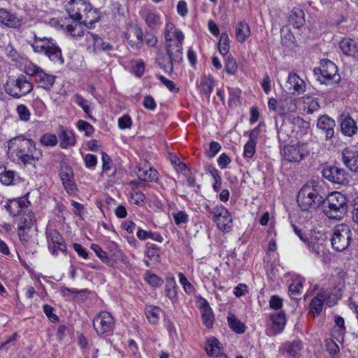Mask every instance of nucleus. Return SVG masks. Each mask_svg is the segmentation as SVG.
Returning <instances> with one entry per match:
<instances>
[{"label":"nucleus","mask_w":358,"mask_h":358,"mask_svg":"<svg viewBox=\"0 0 358 358\" xmlns=\"http://www.w3.org/2000/svg\"><path fill=\"white\" fill-rule=\"evenodd\" d=\"M292 229L294 231V233L296 234V235H297V236L303 242V243H307L308 244V248L310 249V250L313 252H317V250H316V248H315V246L313 245V241H311L310 242L308 241V234L303 233L301 230V229H300L299 227H297L296 225L295 224H292Z\"/></svg>","instance_id":"39"},{"label":"nucleus","mask_w":358,"mask_h":358,"mask_svg":"<svg viewBox=\"0 0 358 358\" xmlns=\"http://www.w3.org/2000/svg\"><path fill=\"white\" fill-rule=\"evenodd\" d=\"M66 9L71 19L88 28H92L100 18L98 10L84 0H71Z\"/></svg>","instance_id":"1"},{"label":"nucleus","mask_w":358,"mask_h":358,"mask_svg":"<svg viewBox=\"0 0 358 358\" xmlns=\"http://www.w3.org/2000/svg\"><path fill=\"white\" fill-rule=\"evenodd\" d=\"M161 310L156 306H148L145 308V314L148 321L152 324H156L159 318Z\"/></svg>","instance_id":"40"},{"label":"nucleus","mask_w":358,"mask_h":358,"mask_svg":"<svg viewBox=\"0 0 358 358\" xmlns=\"http://www.w3.org/2000/svg\"><path fill=\"white\" fill-rule=\"evenodd\" d=\"M207 210L213 216L214 221L220 229L223 231H229L231 229L232 217L228 210L222 206L210 208L206 207Z\"/></svg>","instance_id":"9"},{"label":"nucleus","mask_w":358,"mask_h":358,"mask_svg":"<svg viewBox=\"0 0 358 358\" xmlns=\"http://www.w3.org/2000/svg\"><path fill=\"white\" fill-rule=\"evenodd\" d=\"M286 87L288 90H292L300 94L305 91L306 84L297 74L289 73L287 80Z\"/></svg>","instance_id":"22"},{"label":"nucleus","mask_w":358,"mask_h":358,"mask_svg":"<svg viewBox=\"0 0 358 358\" xmlns=\"http://www.w3.org/2000/svg\"><path fill=\"white\" fill-rule=\"evenodd\" d=\"M179 277V281L183 286V288L185 291V292L188 294H192L195 292V288L194 286L188 281L187 278L185 277V275L182 273H179L178 274Z\"/></svg>","instance_id":"51"},{"label":"nucleus","mask_w":358,"mask_h":358,"mask_svg":"<svg viewBox=\"0 0 358 358\" xmlns=\"http://www.w3.org/2000/svg\"><path fill=\"white\" fill-rule=\"evenodd\" d=\"M301 350V342L300 341H294L291 343L287 348V352L289 355L296 358Z\"/></svg>","instance_id":"52"},{"label":"nucleus","mask_w":358,"mask_h":358,"mask_svg":"<svg viewBox=\"0 0 358 358\" xmlns=\"http://www.w3.org/2000/svg\"><path fill=\"white\" fill-rule=\"evenodd\" d=\"M0 23L8 27H16L18 24L16 17L3 8H0Z\"/></svg>","instance_id":"32"},{"label":"nucleus","mask_w":358,"mask_h":358,"mask_svg":"<svg viewBox=\"0 0 358 358\" xmlns=\"http://www.w3.org/2000/svg\"><path fill=\"white\" fill-rule=\"evenodd\" d=\"M39 141L44 146H55L57 144L58 140L55 134H45L41 136Z\"/></svg>","instance_id":"43"},{"label":"nucleus","mask_w":358,"mask_h":358,"mask_svg":"<svg viewBox=\"0 0 358 358\" xmlns=\"http://www.w3.org/2000/svg\"><path fill=\"white\" fill-rule=\"evenodd\" d=\"M281 42L286 47H292L294 43V36L288 27H282L280 30Z\"/></svg>","instance_id":"36"},{"label":"nucleus","mask_w":358,"mask_h":358,"mask_svg":"<svg viewBox=\"0 0 358 358\" xmlns=\"http://www.w3.org/2000/svg\"><path fill=\"white\" fill-rule=\"evenodd\" d=\"M246 23L244 21L239 22L235 27V34L236 39L241 43H243L246 37L244 31Z\"/></svg>","instance_id":"45"},{"label":"nucleus","mask_w":358,"mask_h":358,"mask_svg":"<svg viewBox=\"0 0 358 358\" xmlns=\"http://www.w3.org/2000/svg\"><path fill=\"white\" fill-rule=\"evenodd\" d=\"M271 327L268 329L269 335H276L280 333L284 329L286 320L284 311L271 315Z\"/></svg>","instance_id":"19"},{"label":"nucleus","mask_w":358,"mask_h":358,"mask_svg":"<svg viewBox=\"0 0 358 358\" xmlns=\"http://www.w3.org/2000/svg\"><path fill=\"white\" fill-rule=\"evenodd\" d=\"M308 152L304 145H288L283 149L284 159L289 162H299Z\"/></svg>","instance_id":"13"},{"label":"nucleus","mask_w":358,"mask_h":358,"mask_svg":"<svg viewBox=\"0 0 358 358\" xmlns=\"http://www.w3.org/2000/svg\"><path fill=\"white\" fill-rule=\"evenodd\" d=\"M315 75L320 74L318 80L324 84H336L341 81V76L338 73L336 65L329 59H322L320 68L314 69Z\"/></svg>","instance_id":"7"},{"label":"nucleus","mask_w":358,"mask_h":358,"mask_svg":"<svg viewBox=\"0 0 358 358\" xmlns=\"http://www.w3.org/2000/svg\"><path fill=\"white\" fill-rule=\"evenodd\" d=\"M29 44L35 52H43L51 61L61 64L64 63L62 50L52 38L38 37L34 34V41Z\"/></svg>","instance_id":"5"},{"label":"nucleus","mask_w":358,"mask_h":358,"mask_svg":"<svg viewBox=\"0 0 358 358\" xmlns=\"http://www.w3.org/2000/svg\"><path fill=\"white\" fill-rule=\"evenodd\" d=\"M145 280L149 285L153 287H160L164 282V280L161 278L155 273L149 272L145 274Z\"/></svg>","instance_id":"48"},{"label":"nucleus","mask_w":358,"mask_h":358,"mask_svg":"<svg viewBox=\"0 0 358 358\" xmlns=\"http://www.w3.org/2000/svg\"><path fill=\"white\" fill-rule=\"evenodd\" d=\"M113 316L106 311L101 312L93 320V327L98 334H103L110 331L113 329Z\"/></svg>","instance_id":"11"},{"label":"nucleus","mask_w":358,"mask_h":358,"mask_svg":"<svg viewBox=\"0 0 358 358\" xmlns=\"http://www.w3.org/2000/svg\"><path fill=\"white\" fill-rule=\"evenodd\" d=\"M138 176L141 180L148 181L150 180L151 182L157 180V171L149 167L148 169L139 168L138 170Z\"/></svg>","instance_id":"33"},{"label":"nucleus","mask_w":358,"mask_h":358,"mask_svg":"<svg viewBox=\"0 0 358 358\" xmlns=\"http://www.w3.org/2000/svg\"><path fill=\"white\" fill-rule=\"evenodd\" d=\"M102 169L103 171L108 172L112 170L109 176H113L115 173V169H113V163L110 157L104 152H102Z\"/></svg>","instance_id":"41"},{"label":"nucleus","mask_w":358,"mask_h":358,"mask_svg":"<svg viewBox=\"0 0 358 358\" xmlns=\"http://www.w3.org/2000/svg\"><path fill=\"white\" fill-rule=\"evenodd\" d=\"M145 22L148 27L153 29L160 24V19L156 14L150 13L146 15Z\"/></svg>","instance_id":"55"},{"label":"nucleus","mask_w":358,"mask_h":358,"mask_svg":"<svg viewBox=\"0 0 358 358\" xmlns=\"http://www.w3.org/2000/svg\"><path fill=\"white\" fill-rule=\"evenodd\" d=\"M36 82L39 84V86L44 89H50L55 83V76L49 75L43 72L38 73Z\"/></svg>","instance_id":"34"},{"label":"nucleus","mask_w":358,"mask_h":358,"mask_svg":"<svg viewBox=\"0 0 358 358\" xmlns=\"http://www.w3.org/2000/svg\"><path fill=\"white\" fill-rule=\"evenodd\" d=\"M132 124L131 119L129 115H124L118 120V126L121 129H129Z\"/></svg>","instance_id":"57"},{"label":"nucleus","mask_w":358,"mask_h":358,"mask_svg":"<svg viewBox=\"0 0 358 358\" xmlns=\"http://www.w3.org/2000/svg\"><path fill=\"white\" fill-rule=\"evenodd\" d=\"M341 129L345 136H352L357 131L355 120L350 116H346L341 122Z\"/></svg>","instance_id":"24"},{"label":"nucleus","mask_w":358,"mask_h":358,"mask_svg":"<svg viewBox=\"0 0 358 358\" xmlns=\"http://www.w3.org/2000/svg\"><path fill=\"white\" fill-rule=\"evenodd\" d=\"M238 66L235 59L233 58H228L225 64L224 69L227 73L233 74L237 70Z\"/></svg>","instance_id":"60"},{"label":"nucleus","mask_w":358,"mask_h":358,"mask_svg":"<svg viewBox=\"0 0 358 358\" xmlns=\"http://www.w3.org/2000/svg\"><path fill=\"white\" fill-rule=\"evenodd\" d=\"M344 288V283L339 282L331 289V292L329 294H327V297L325 300L326 303L328 306L332 307L337 303L338 301L341 299L343 294Z\"/></svg>","instance_id":"23"},{"label":"nucleus","mask_w":358,"mask_h":358,"mask_svg":"<svg viewBox=\"0 0 358 358\" xmlns=\"http://www.w3.org/2000/svg\"><path fill=\"white\" fill-rule=\"evenodd\" d=\"M321 208L329 218L340 220L348 212V199L338 192H334L327 196L324 195Z\"/></svg>","instance_id":"3"},{"label":"nucleus","mask_w":358,"mask_h":358,"mask_svg":"<svg viewBox=\"0 0 358 358\" xmlns=\"http://www.w3.org/2000/svg\"><path fill=\"white\" fill-rule=\"evenodd\" d=\"M220 149L221 145L217 142L212 141L209 145V150L207 151L206 155L210 158H212L219 152Z\"/></svg>","instance_id":"63"},{"label":"nucleus","mask_w":358,"mask_h":358,"mask_svg":"<svg viewBox=\"0 0 358 358\" xmlns=\"http://www.w3.org/2000/svg\"><path fill=\"white\" fill-rule=\"evenodd\" d=\"M30 202L26 196L10 200L5 206L13 217L21 216L28 210Z\"/></svg>","instance_id":"14"},{"label":"nucleus","mask_w":358,"mask_h":358,"mask_svg":"<svg viewBox=\"0 0 358 358\" xmlns=\"http://www.w3.org/2000/svg\"><path fill=\"white\" fill-rule=\"evenodd\" d=\"M14 178V172L11 171H6L4 170L2 173H0V181L1 183L6 185L12 184Z\"/></svg>","instance_id":"56"},{"label":"nucleus","mask_w":358,"mask_h":358,"mask_svg":"<svg viewBox=\"0 0 358 358\" xmlns=\"http://www.w3.org/2000/svg\"><path fill=\"white\" fill-rule=\"evenodd\" d=\"M339 46L344 55L358 60V41L345 38L340 41Z\"/></svg>","instance_id":"20"},{"label":"nucleus","mask_w":358,"mask_h":358,"mask_svg":"<svg viewBox=\"0 0 358 358\" xmlns=\"http://www.w3.org/2000/svg\"><path fill=\"white\" fill-rule=\"evenodd\" d=\"M48 238L50 240L49 247L53 255H57L59 251L64 253L66 252V243L58 231H50L48 234Z\"/></svg>","instance_id":"15"},{"label":"nucleus","mask_w":358,"mask_h":358,"mask_svg":"<svg viewBox=\"0 0 358 358\" xmlns=\"http://www.w3.org/2000/svg\"><path fill=\"white\" fill-rule=\"evenodd\" d=\"M76 103L80 106L85 113L87 115L88 117L90 119H94L93 117L90 115V108L87 104V101L81 95L79 94H76L74 95Z\"/></svg>","instance_id":"49"},{"label":"nucleus","mask_w":358,"mask_h":358,"mask_svg":"<svg viewBox=\"0 0 358 358\" xmlns=\"http://www.w3.org/2000/svg\"><path fill=\"white\" fill-rule=\"evenodd\" d=\"M229 326L232 331L237 334H243L245 331V326L232 313H229L227 316Z\"/></svg>","instance_id":"35"},{"label":"nucleus","mask_w":358,"mask_h":358,"mask_svg":"<svg viewBox=\"0 0 358 358\" xmlns=\"http://www.w3.org/2000/svg\"><path fill=\"white\" fill-rule=\"evenodd\" d=\"M335 126V121L328 115H322L318 118L317 127L325 132L326 140H330L334 137Z\"/></svg>","instance_id":"17"},{"label":"nucleus","mask_w":358,"mask_h":358,"mask_svg":"<svg viewBox=\"0 0 358 358\" xmlns=\"http://www.w3.org/2000/svg\"><path fill=\"white\" fill-rule=\"evenodd\" d=\"M173 217L176 224L178 226L181 224H186L189 221L188 215L183 210L173 213Z\"/></svg>","instance_id":"53"},{"label":"nucleus","mask_w":358,"mask_h":358,"mask_svg":"<svg viewBox=\"0 0 358 358\" xmlns=\"http://www.w3.org/2000/svg\"><path fill=\"white\" fill-rule=\"evenodd\" d=\"M113 50V45L108 43H105L103 39L97 36L95 43L93 47V51L96 52L97 51H108Z\"/></svg>","instance_id":"44"},{"label":"nucleus","mask_w":358,"mask_h":358,"mask_svg":"<svg viewBox=\"0 0 358 358\" xmlns=\"http://www.w3.org/2000/svg\"><path fill=\"white\" fill-rule=\"evenodd\" d=\"M326 348L331 355H335L339 352V347L338 344L331 339L327 341Z\"/></svg>","instance_id":"62"},{"label":"nucleus","mask_w":358,"mask_h":358,"mask_svg":"<svg viewBox=\"0 0 358 358\" xmlns=\"http://www.w3.org/2000/svg\"><path fill=\"white\" fill-rule=\"evenodd\" d=\"M322 176L329 181L338 185H345L350 179V174L343 169L336 166H329L322 170Z\"/></svg>","instance_id":"10"},{"label":"nucleus","mask_w":358,"mask_h":358,"mask_svg":"<svg viewBox=\"0 0 358 358\" xmlns=\"http://www.w3.org/2000/svg\"><path fill=\"white\" fill-rule=\"evenodd\" d=\"M326 297L327 294L324 292L318 293L316 296L311 300L310 303V310L312 313L319 315L322 310L324 301H325Z\"/></svg>","instance_id":"30"},{"label":"nucleus","mask_w":358,"mask_h":358,"mask_svg":"<svg viewBox=\"0 0 358 358\" xmlns=\"http://www.w3.org/2000/svg\"><path fill=\"white\" fill-rule=\"evenodd\" d=\"M60 129L61 131L59 134L60 146L62 148H66L69 146L74 145L76 141L73 133L70 130L65 129L63 127H61Z\"/></svg>","instance_id":"25"},{"label":"nucleus","mask_w":358,"mask_h":358,"mask_svg":"<svg viewBox=\"0 0 358 358\" xmlns=\"http://www.w3.org/2000/svg\"><path fill=\"white\" fill-rule=\"evenodd\" d=\"M303 287L301 280L294 281L289 287V292L292 296H296L300 294V289Z\"/></svg>","instance_id":"58"},{"label":"nucleus","mask_w":358,"mask_h":358,"mask_svg":"<svg viewBox=\"0 0 358 358\" xmlns=\"http://www.w3.org/2000/svg\"><path fill=\"white\" fill-rule=\"evenodd\" d=\"M176 29L173 23L169 22L166 24L164 36L166 43L173 42V38L174 37V32Z\"/></svg>","instance_id":"54"},{"label":"nucleus","mask_w":358,"mask_h":358,"mask_svg":"<svg viewBox=\"0 0 358 358\" xmlns=\"http://www.w3.org/2000/svg\"><path fill=\"white\" fill-rule=\"evenodd\" d=\"M90 248L103 263L108 264L110 262V259L106 252L103 251L99 245L93 243L91 245Z\"/></svg>","instance_id":"47"},{"label":"nucleus","mask_w":358,"mask_h":358,"mask_svg":"<svg viewBox=\"0 0 358 358\" xmlns=\"http://www.w3.org/2000/svg\"><path fill=\"white\" fill-rule=\"evenodd\" d=\"M201 317L203 322L208 328L213 327L214 315L211 308L202 310Z\"/></svg>","instance_id":"46"},{"label":"nucleus","mask_w":358,"mask_h":358,"mask_svg":"<svg viewBox=\"0 0 358 358\" xmlns=\"http://www.w3.org/2000/svg\"><path fill=\"white\" fill-rule=\"evenodd\" d=\"M289 22L295 28H300L305 23L304 13L300 8H294L289 17Z\"/></svg>","instance_id":"27"},{"label":"nucleus","mask_w":358,"mask_h":358,"mask_svg":"<svg viewBox=\"0 0 358 358\" xmlns=\"http://www.w3.org/2000/svg\"><path fill=\"white\" fill-rule=\"evenodd\" d=\"M261 125L262 124H259L258 127L252 130L250 134V140L248 141V158L252 157L255 153V147L260 134Z\"/></svg>","instance_id":"31"},{"label":"nucleus","mask_w":358,"mask_h":358,"mask_svg":"<svg viewBox=\"0 0 358 358\" xmlns=\"http://www.w3.org/2000/svg\"><path fill=\"white\" fill-rule=\"evenodd\" d=\"M59 176L62 181V184L67 191H74L76 189V185L73 178V172L68 165L61 167L59 171Z\"/></svg>","instance_id":"21"},{"label":"nucleus","mask_w":358,"mask_h":358,"mask_svg":"<svg viewBox=\"0 0 358 358\" xmlns=\"http://www.w3.org/2000/svg\"><path fill=\"white\" fill-rule=\"evenodd\" d=\"M344 164L352 171L358 172V152L350 148H345L342 152Z\"/></svg>","instance_id":"18"},{"label":"nucleus","mask_w":358,"mask_h":358,"mask_svg":"<svg viewBox=\"0 0 358 358\" xmlns=\"http://www.w3.org/2000/svg\"><path fill=\"white\" fill-rule=\"evenodd\" d=\"M158 250V248L155 245H152L148 247L145 253L147 257L152 260L159 257Z\"/></svg>","instance_id":"64"},{"label":"nucleus","mask_w":358,"mask_h":358,"mask_svg":"<svg viewBox=\"0 0 358 358\" xmlns=\"http://www.w3.org/2000/svg\"><path fill=\"white\" fill-rule=\"evenodd\" d=\"M4 88L8 94L15 99H19L31 92L33 90V85L24 75H20L15 80L7 81Z\"/></svg>","instance_id":"8"},{"label":"nucleus","mask_w":358,"mask_h":358,"mask_svg":"<svg viewBox=\"0 0 358 358\" xmlns=\"http://www.w3.org/2000/svg\"><path fill=\"white\" fill-rule=\"evenodd\" d=\"M213 87L214 81L211 78L206 77V76L201 78V87L203 94L206 95L207 97H210L213 92Z\"/></svg>","instance_id":"38"},{"label":"nucleus","mask_w":358,"mask_h":358,"mask_svg":"<svg viewBox=\"0 0 358 358\" xmlns=\"http://www.w3.org/2000/svg\"><path fill=\"white\" fill-rule=\"evenodd\" d=\"M296 99L292 97H288L284 101H280L279 103L280 115H285L289 112H294L296 110Z\"/></svg>","instance_id":"29"},{"label":"nucleus","mask_w":358,"mask_h":358,"mask_svg":"<svg viewBox=\"0 0 358 358\" xmlns=\"http://www.w3.org/2000/svg\"><path fill=\"white\" fill-rule=\"evenodd\" d=\"M174 38L176 41L166 43V52L168 55V64L166 66L164 62H161L162 59H157L158 64L161 69L165 72L171 73L173 70V64H180L182 62L183 53H182V41L185 38V36L181 30H176L174 32Z\"/></svg>","instance_id":"4"},{"label":"nucleus","mask_w":358,"mask_h":358,"mask_svg":"<svg viewBox=\"0 0 358 358\" xmlns=\"http://www.w3.org/2000/svg\"><path fill=\"white\" fill-rule=\"evenodd\" d=\"M17 112L21 120L27 121L29 120L30 113L24 105H20L17 107Z\"/></svg>","instance_id":"59"},{"label":"nucleus","mask_w":358,"mask_h":358,"mask_svg":"<svg viewBox=\"0 0 358 358\" xmlns=\"http://www.w3.org/2000/svg\"><path fill=\"white\" fill-rule=\"evenodd\" d=\"M158 79L164 84L171 92H179V89L176 87L175 83L163 76H159Z\"/></svg>","instance_id":"61"},{"label":"nucleus","mask_w":358,"mask_h":358,"mask_svg":"<svg viewBox=\"0 0 358 358\" xmlns=\"http://www.w3.org/2000/svg\"><path fill=\"white\" fill-rule=\"evenodd\" d=\"M20 217V218L17 224V229L31 230L36 223V220L34 219L33 213L29 210L28 213L26 212Z\"/></svg>","instance_id":"28"},{"label":"nucleus","mask_w":358,"mask_h":358,"mask_svg":"<svg viewBox=\"0 0 358 358\" xmlns=\"http://www.w3.org/2000/svg\"><path fill=\"white\" fill-rule=\"evenodd\" d=\"M352 236V231L349 225L345 224L336 225L331 238L332 248L337 252L346 250L350 245Z\"/></svg>","instance_id":"6"},{"label":"nucleus","mask_w":358,"mask_h":358,"mask_svg":"<svg viewBox=\"0 0 358 358\" xmlns=\"http://www.w3.org/2000/svg\"><path fill=\"white\" fill-rule=\"evenodd\" d=\"M27 142L28 139H26L23 136H17L8 141V148L9 150H12L16 157L23 154H29L27 151L29 145L26 143Z\"/></svg>","instance_id":"16"},{"label":"nucleus","mask_w":358,"mask_h":358,"mask_svg":"<svg viewBox=\"0 0 358 358\" xmlns=\"http://www.w3.org/2000/svg\"><path fill=\"white\" fill-rule=\"evenodd\" d=\"M207 354L212 357L217 358L222 355V350L219 341L213 337L208 340V345L206 347Z\"/></svg>","instance_id":"26"},{"label":"nucleus","mask_w":358,"mask_h":358,"mask_svg":"<svg viewBox=\"0 0 358 358\" xmlns=\"http://www.w3.org/2000/svg\"><path fill=\"white\" fill-rule=\"evenodd\" d=\"M77 127L80 131H84L85 134L87 136H92L94 131V129L92 125L82 120L78 121Z\"/></svg>","instance_id":"50"},{"label":"nucleus","mask_w":358,"mask_h":358,"mask_svg":"<svg viewBox=\"0 0 358 358\" xmlns=\"http://www.w3.org/2000/svg\"><path fill=\"white\" fill-rule=\"evenodd\" d=\"M82 24L76 23V24H69L66 27V33L69 34L73 38L78 40V38L83 37L84 29L81 26Z\"/></svg>","instance_id":"37"},{"label":"nucleus","mask_w":358,"mask_h":358,"mask_svg":"<svg viewBox=\"0 0 358 358\" xmlns=\"http://www.w3.org/2000/svg\"><path fill=\"white\" fill-rule=\"evenodd\" d=\"M125 37L130 48L139 51L143 45V34L137 24L130 25L125 33Z\"/></svg>","instance_id":"12"},{"label":"nucleus","mask_w":358,"mask_h":358,"mask_svg":"<svg viewBox=\"0 0 358 358\" xmlns=\"http://www.w3.org/2000/svg\"><path fill=\"white\" fill-rule=\"evenodd\" d=\"M219 51L222 55H226L229 50V40L226 33L222 34L218 43Z\"/></svg>","instance_id":"42"},{"label":"nucleus","mask_w":358,"mask_h":358,"mask_svg":"<svg viewBox=\"0 0 358 358\" xmlns=\"http://www.w3.org/2000/svg\"><path fill=\"white\" fill-rule=\"evenodd\" d=\"M324 196L322 187L317 182L312 180L303 185L298 192L296 201L302 210H313L321 208Z\"/></svg>","instance_id":"2"}]
</instances>
